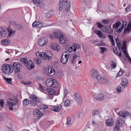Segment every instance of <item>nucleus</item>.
I'll return each instance as SVG.
<instances>
[{
    "mask_svg": "<svg viewBox=\"0 0 131 131\" xmlns=\"http://www.w3.org/2000/svg\"><path fill=\"white\" fill-rule=\"evenodd\" d=\"M17 101L15 100L12 99L11 98L8 99L7 100L8 106L9 107V109L10 110H13V106L16 104Z\"/></svg>",
    "mask_w": 131,
    "mask_h": 131,
    "instance_id": "obj_5",
    "label": "nucleus"
},
{
    "mask_svg": "<svg viewBox=\"0 0 131 131\" xmlns=\"http://www.w3.org/2000/svg\"><path fill=\"white\" fill-rule=\"evenodd\" d=\"M125 10L126 12L131 11V5H128L127 7L126 8Z\"/></svg>",
    "mask_w": 131,
    "mask_h": 131,
    "instance_id": "obj_51",
    "label": "nucleus"
},
{
    "mask_svg": "<svg viewBox=\"0 0 131 131\" xmlns=\"http://www.w3.org/2000/svg\"><path fill=\"white\" fill-rule=\"evenodd\" d=\"M54 33L55 38L59 39L60 43L63 44L66 43L67 39L64 37L62 31L59 30H58L54 31Z\"/></svg>",
    "mask_w": 131,
    "mask_h": 131,
    "instance_id": "obj_2",
    "label": "nucleus"
},
{
    "mask_svg": "<svg viewBox=\"0 0 131 131\" xmlns=\"http://www.w3.org/2000/svg\"><path fill=\"white\" fill-rule=\"evenodd\" d=\"M48 42L47 39L44 37H42L39 39L38 41V43L39 46H42L46 45Z\"/></svg>",
    "mask_w": 131,
    "mask_h": 131,
    "instance_id": "obj_11",
    "label": "nucleus"
},
{
    "mask_svg": "<svg viewBox=\"0 0 131 131\" xmlns=\"http://www.w3.org/2000/svg\"><path fill=\"white\" fill-rule=\"evenodd\" d=\"M39 107L41 109H45L48 108V106L46 105L41 104L39 105Z\"/></svg>",
    "mask_w": 131,
    "mask_h": 131,
    "instance_id": "obj_42",
    "label": "nucleus"
},
{
    "mask_svg": "<svg viewBox=\"0 0 131 131\" xmlns=\"http://www.w3.org/2000/svg\"><path fill=\"white\" fill-rule=\"evenodd\" d=\"M92 115L93 116L96 115H98L99 114V111L97 110H94L92 112Z\"/></svg>",
    "mask_w": 131,
    "mask_h": 131,
    "instance_id": "obj_50",
    "label": "nucleus"
},
{
    "mask_svg": "<svg viewBox=\"0 0 131 131\" xmlns=\"http://www.w3.org/2000/svg\"><path fill=\"white\" fill-rule=\"evenodd\" d=\"M58 83L56 81V80L55 79V81L54 82V84L53 86V88H57L58 87Z\"/></svg>",
    "mask_w": 131,
    "mask_h": 131,
    "instance_id": "obj_53",
    "label": "nucleus"
},
{
    "mask_svg": "<svg viewBox=\"0 0 131 131\" xmlns=\"http://www.w3.org/2000/svg\"><path fill=\"white\" fill-rule=\"evenodd\" d=\"M62 106L61 105L53 106V107H51V110L54 111L58 112H59L61 109L62 108Z\"/></svg>",
    "mask_w": 131,
    "mask_h": 131,
    "instance_id": "obj_17",
    "label": "nucleus"
},
{
    "mask_svg": "<svg viewBox=\"0 0 131 131\" xmlns=\"http://www.w3.org/2000/svg\"><path fill=\"white\" fill-rule=\"evenodd\" d=\"M59 11L61 12L64 7L66 10L68 12L70 9V2L67 0L64 1L63 0H60L59 3Z\"/></svg>",
    "mask_w": 131,
    "mask_h": 131,
    "instance_id": "obj_1",
    "label": "nucleus"
},
{
    "mask_svg": "<svg viewBox=\"0 0 131 131\" xmlns=\"http://www.w3.org/2000/svg\"><path fill=\"white\" fill-rule=\"evenodd\" d=\"M4 100L3 99H1L0 100V106L3 107L4 104Z\"/></svg>",
    "mask_w": 131,
    "mask_h": 131,
    "instance_id": "obj_56",
    "label": "nucleus"
},
{
    "mask_svg": "<svg viewBox=\"0 0 131 131\" xmlns=\"http://www.w3.org/2000/svg\"><path fill=\"white\" fill-rule=\"evenodd\" d=\"M53 9H51L49 12L46 13V17L47 18H49L53 14Z\"/></svg>",
    "mask_w": 131,
    "mask_h": 131,
    "instance_id": "obj_31",
    "label": "nucleus"
},
{
    "mask_svg": "<svg viewBox=\"0 0 131 131\" xmlns=\"http://www.w3.org/2000/svg\"><path fill=\"white\" fill-rule=\"evenodd\" d=\"M7 30L8 32L9 33V37L12 36H13V30L10 29V27H8L7 28Z\"/></svg>",
    "mask_w": 131,
    "mask_h": 131,
    "instance_id": "obj_35",
    "label": "nucleus"
},
{
    "mask_svg": "<svg viewBox=\"0 0 131 131\" xmlns=\"http://www.w3.org/2000/svg\"><path fill=\"white\" fill-rule=\"evenodd\" d=\"M49 68H47L45 70V73L46 74L49 75V73H48Z\"/></svg>",
    "mask_w": 131,
    "mask_h": 131,
    "instance_id": "obj_59",
    "label": "nucleus"
},
{
    "mask_svg": "<svg viewBox=\"0 0 131 131\" xmlns=\"http://www.w3.org/2000/svg\"><path fill=\"white\" fill-rule=\"evenodd\" d=\"M20 61L21 63H24L25 65H27L28 63V61L27 59L25 58H23L20 59Z\"/></svg>",
    "mask_w": 131,
    "mask_h": 131,
    "instance_id": "obj_36",
    "label": "nucleus"
},
{
    "mask_svg": "<svg viewBox=\"0 0 131 131\" xmlns=\"http://www.w3.org/2000/svg\"><path fill=\"white\" fill-rule=\"evenodd\" d=\"M125 57L128 59L130 63L131 64V58L130 57L128 54H127V55L125 56Z\"/></svg>",
    "mask_w": 131,
    "mask_h": 131,
    "instance_id": "obj_61",
    "label": "nucleus"
},
{
    "mask_svg": "<svg viewBox=\"0 0 131 131\" xmlns=\"http://www.w3.org/2000/svg\"><path fill=\"white\" fill-rule=\"evenodd\" d=\"M115 40L116 41L117 47L119 49V51H118L120 52L121 51L120 48L121 47L122 45L121 44V41L119 39L117 38H116V39Z\"/></svg>",
    "mask_w": 131,
    "mask_h": 131,
    "instance_id": "obj_29",
    "label": "nucleus"
},
{
    "mask_svg": "<svg viewBox=\"0 0 131 131\" xmlns=\"http://www.w3.org/2000/svg\"><path fill=\"white\" fill-rule=\"evenodd\" d=\"M90 73L91 76L94 78L96 77L99 74H98V72L96 69H91L90 71Z\"/></svg>",
    "mask_w": 131,
    "mask_h": 131,
    "instance_id": "obj_18",
    "label": "nucleus"
},
{
    "mask_svg": "<svg viewBox=\"0 0 131 131\" xmlns=\"http://www.w3.org/2000/svg\"><path fill=\"white\" fill-rule=\"evenodd\" d=\"M50 71L49 76H52L53 75L55 74L56 71L53 68H50Z\"/></svg>",
    "mask_w": 131,
    "mask_h": 131,
    "instance_id": "obj_33",
    "label": "nucleus"
},
{
    "mask_svg": "<svg viewBox=\"0 0 131 131\" xmlns=\"http://www.w3.org/2000/svg\"><path fill=\"white\" fill-rule=\"evenodd\" d=\"M73 46L74 48H76V49L79 48L80 47L79 46L78 44L76 43L73 44Z\"/></svg>",
    "mask_w": 131,
    "mask_h": 131,
    "instance_id": "obj_57",
    "label": "nucleus"
},
{
    "mask_svg": "<svg viewBox=\"0 0 131 131\" xmlns=\"http://www.w3.org/2000/svg\"><path fill=\"white\" fill-rule=\"evenodd\" d=\"M64 105L66 106H68L69 105L70 103V102L68 100H66L64 102Z\"/></svg>",
    "mask_w": 131,
    "mask_h": 131,
    "instance_id": "obj_47",
    "label": "nucleus"
},
{
    "mask_svg": "<svg viewBox=\"0 0 131 131\" xmlns=\"http://www.w3.org/2000/svg\"><path fill=\"white\" fill-rule=\"evenodd\" d=\"M39 88L42 90L44 91L46 90L45 88L40 83L39 84Z\"/></svg>",
    "mask_w": 131,
    "mask_h": 131,
    "instance_id": "obj_55",
    "label": "nucleus"
},
{
    "mask_svg": "<svg viewBox=\"0 0 131 131\" xmlns=\"http://www.w3.org/2000/svg\"><path fill=\"white\" fill-rule=\"evenodd\" d=\"M10 41L8 39L2 40L1 41V43L3 45H7L9 44Z\"/></svg>",
    "mask_w": 131,
    "mask_h": 131,
    "instance_id": "obj_32",
    "label": "nucleus"
},
{
    "mask_svg": "<svg viewBox=\"0 0 131 131\" xmlns=\"http://www.w3.org/2000/svg\"><path fill=\"white\" fill-rule=\"evenodd\" d=\"M114 122L112 118H109L106 122V124L108 126H112Z\"/></svg>",
    "mask_w": 131,
    "mask_h": 131,
    "instance_id": "obj_24",
    "label": "nucleus"
},
{
    "mask_svg": "<svg viewBox=\"0 0 131 131\" xmlns=\"http://www.w3.org/2000/svg\"><path fill=\"white\" fill-rule=\"evenodd\" d=\"M34 60L35 63L37 64L40 63L41 62V60L37 58L34 59Z\"/></svg>",
    "mask_w": 131,
    "mask_h": 131,
    "instance_id": "obj_45",
    "label": "nucleus"
},
{
    "mask_svg": "<svg viewBox=\"0 0 131 131\" xmlns=\"http://www.w3.org/2000/svg\"><path fill=\"white\" fill-rule=\"evenodd\" d=\"M121 49L125 56L127 54H128V53L127 52L126 46H122Z\"/></svg>",
    "mask_w": 131,
    "mask_h": 131,
    "instance_id": "obj_39",
    "label": "nucleus"
},
{
    "mask_svg": "<svg viewBox=\"0 0 131 131\" xmlns=\"http://www.w3.org/2000/svg\"><path fill=\"white\" fill-rule=\"evenodd\" d=\"M30 103L31 104V106H35L36 105V102L34 100H30Z\"/></svg>",
    "mask_w": 131,
    "mask_h": 131,
    "instance_id": "obj_48",
    "label": "nucleus"
},
{
    "mask_svg": "<svg viewBox=\"0 0 131 131\" xmlns=\"http://www.w3.org/2000/svg\"><path fill=\"white\" fill-rule=\"evenodd\" d=\"M29 103V101L27 99H24L23 101V104L25 106L27 105Z\"/></svg>",
    "mask_w": 131,
    "mask_h": 131,
    "instance_id": "obj_44",
    "label": "nucleus"
},
{
    "mask_svg": "<svg viewBox=\"0 0 131 131\" xmlns=\"http://www.w3.org/2000/svg\"><path fill=\"white\" fill-rule=\"evenodd\" d=\"M55 79L53 78L48 79L46 81V85L48 87H53Z\"/></svg>",
    "mask_w": 131,
    "mask_h": 131,
    "instance_id": "obj_8",
    "label": "nucleus"
},
{
    "mask_svg": "<svg viewBox=\"0 0 131 131\" xmlns=\"http://www.w3.org/2000/svg\"><path fill=\"white\" fill-rule=\"evenodd\" d=\"M118 123L117 124L115 127L114 128V131H119V126L120 125L121 126L122 125V124L124 122L121 119H119L117 121Z\"/></svg>",
    "mask_w": 131,
    "mask_h": 131,
    "instance_id": "obj_16",
    "label": "nucleus"
},
{
    "mask_svg": "<svg viewBox=\"0 0 131 131\" xmlns=\"http://www.w3.org/2000/svg\"><path fill=\"white\" fill-rule=\"evenodd\" d=\"M51 48L53 50L56 51H58L60 49L59 45L57 43H53L51 45Z\"/></svg>",
    "mask_w": 131,
    "mask_h": 131,
    "instance_id": "obj_25",
    "label": "nucleus"
},
{
    "mask_svg": "<svg viewBox=\"0 0 131 131\" xmlns=\"http://www.w3.org/2000/svg\"><path fill=\"white\" fill-rule=\"evenodd\" d=\"M21 64L19 62H15L14 63L13 65L11 67L14 70L15 73H19L20 72V69L21 67Z\"/></svg>",
    "mask_w": 131,
    "mask_h": 131,
    "instance_id": "obj_6",
    "label": "nucleus"
},
{
    "mask_svg": "<svg viewBox=\"0 0 131 131\" xmlns=\"http://www.w3.org/2000/svg\"><path fill=\"white\" fill-rule=\"evenodd\" d=\"M75 99L76 101L79 104H80L82 103V100L80 95L76 93L75 95Z\"/></svg>",
    "mask_w": 131,
    "mask_h": 131,
    "instance_id": "obj_19",
    "label": "nucleus"
},
{
    "mask_svg": "<svg viewBox=\"0 0 131 131\" xmlns=\"http://www.w3.org/2000/svg\"><path fill=\"white\" fill-rule=\"evenodd\" d=\"M57 90L56 91L54 89L52 88H49L47 89V90L48 92L49 93L50 95H52L54 93H56V95H58L59 94V88H57Z\"/></svg>",
    "mask_w": 131,
    "mask_h": 131,
    "instance_id": "obj_12",
    "label": "nucleus"
},
{
    "mask_svg": "<svg viewBox=\"0 0 131 131\" xmlns=\"http://www.w3.org/2000/svg\"><path fill=\"white\" fill-rule=\"evenodd\" d=\"M46 52L45 53L43 52H41L40 54V57H42L43 59H46L48 60H51V59L52 57L51 56H49V54H48V52ZM48 52H49V53H50V51H48Z\"/></svg>",
    "mask_w": 131,
    "mask_h": 131,
    "instance_id": "obj_10",
    "label": "nucleus"
},
{
    "mask_svg": "<svg viewBox=\"0 0 131 131\" xmlns=\"http://www.w3.org/2000/svg\"><path fill=\"white\" fill-rule=\"evenodd\" d=\"M71 122V118L69 117H67V121L66 123L68 126L72 124V123Z\"/></svg>",
    "mask_w": 131,
    "mask_h": 131,
    "instance_id": "obj_43",
    "label": "nucleus"
},
{
    "mask_svg": "<svg viewBox=\"0 0 131 131\" xmlns=\"http://www.w3.org/2000/svg\"><path fill=\"white\" fill-rule=\"evenodd\" d=\"M4 79L6 80L7 83L8 84H12V79L7 78L4 77Z\"/></svg>",
    "mask_w": 131,
    "mask_h": 131,
    "instance_id": "obj_41",
    "label": "nucleus"
},
{
    "mask_svg": "<svg viewBox=\"0 0 131 131\" xmlns=\"http://www.w3.org/2000/svg\"><path fill=\"white\" fill-rule=\"evenodd\" d=\"M95 32L100 38L104 39L106 37V35L100 30H96L95 31Z\"/></svg>",
    "mask_w": 131,
    "mask_h": 131,
    "instance_id": "obj_21",
    "label": "nucleus"
},
{
    "mask_svg": "<svg viewBox=\"0 0 131 131\" xmlns=\"http://www.w3.org/2000/svg\"><path fill=\"white\" fill-rule=\"evenodd\" d=\"M33 27L42 28L43 27V25L41 22L35 21H34L32 25Z\"/></svg>",
    "mask_w": 131,
    "mask_h": 131,
    "instance_id": "obj_15",
    "label": "nucleus"
},
{
    "mask_svg": "<svg viewBox=\"0 0 131 131\" xmlns=\"http://www.w3.org/2000/svg\"><path fill=\"white\" fill-rule=\"evenodd\" d=\"M126 41L125 39H124L123 41L122 46H126Z\"/></svg>",
    "mask_w": 131,
    "mask_h": 131,
    "instance_id": "obj_60",
    "label": "nucleus"
},
{
    "mask_svg": "<svg viewBox=\"0 0 131 131\" xmlns=\"http://www.w3.org/2000/svg\"><path fill=\"white\" fill-rule=\"evenodd\" d=\"M10 24L11 25L14 27L16 25V22L13 21H11Z\"/></svg>",
    "mask_w": 131,
    "mask_h": 131,
    "instance_id": "obj_62",
    "label": "nucleus"
},
{
    "mask_svg": "<svg viewBox=\"0 0 131 131\" xmlns=\"http://www.w3.org/2000/svg\"><path fill=\"white\" fill-rule=\"evenodd\" d=\"M122 74V71L121 70H120L118 72L117 74V77H119L120 76H121Z\"/></svg>",
    "mask_w": 131,
    "mask_h": 131,
    "instance_id": "obj_63",
    "label": "nucleus"
},
{
    "mask_svg": "<svg viewBox=\"0 0 131 131\" xmlns=\"http://www.w3.org/2000/svg\"><path fill=\"white\" fill-rule=\"evenodd\" d=\"M33 114L34 115H37V117H38L37 119H39L43 114V113H41L40 111L38 109H35L33 111Z\"/></svg>",
    "mask_w": 131,
    "mask_h": 131,
    "instance_id": "obj_14",
    "label": "nucleus"
},
{
    "mask_svg": "<svg viewBox=\"0 0 131 131\" xmlns=\"http://www.w3.org/2000/svg\"><path fill=\"white\" fill-rule=\"evenodd\" d=\"M113 51L114 53L117 55L119 57L122 58L123 57V56L122 55L121 52H120L119 53V51L118 52L117 51V49L116 48H115L113 49Z\"/></svg>",
    "mask_w": 131,
    "mask_h": 131,
    "instance_id": "obj_28",
    "label": "nucleus"
},
{
    "mask_svg": "<svg viewBox=\"0 0 131 131\" xmlns=\"http://www.w3.org/2000/svg\"><path fill=\"white\" fill-rule=\"evenodd\" d=\"M9 64H5L3 65L2 70L3 73L5 74H11L13 71V68L10 67Z\"/></svg>",
    "mask_w": 131,
    "mask_h": 131,
    "instance_id": "obj_3",
    "label": "nucleus"
},
{
    "mask_svg": "<svg viewBox=\"0 0 131 131\" xmlns=\"http://www.w3.org/2000/svg\"><path fill=\"white\" fill-rule=\"evenodd\" d=\"M94 97L96 100L99 101H101L104 99L103 95L100 93H95L94 95Z\"/></svg>",
    "mask_w": 131,
    "mask_h": 131,
    "instance_id": "obj_13",
    "label": "nucleus"
},
{
    "mask_svg": "<svg viewBox=\"0 0 131 131\" xmlns=\"http://www.w3.org/2000/svg\"><path fill=\"white\" fill-rule=\"evenodd\" d=\"M121 24V23L119 21H118L114 24L113 26V28L116 29L118 28Z\"/></svg>",
    "mask_w": 131,
    "mask_h": 131,
    "instance_id": "obj_38",
    "label": "nucleus"
},
{
    "mask_svg": "<svg viewBox=\"0 0 131 131\" xmlns=\"http://www.w3.org/2000/svg\"><path fill=\"white\" fill-rule=\"evenodd\" d=\"M111 25H110L108 26L107 27H105L104 28V29L103 30H102V31L104 32H106L108 33H110L111 34H112V33L113 31V30L111 29L110 31H109V30L111 29Z\"/></svg>",
    "mask_w": 131,
    "mask_h": 131,
    "instance_id": "obj_23",
    "label": "nucleus"
},
{
    "mask_svg": "<svg viewBox=\"0 0 131 131\" xmlns=\"http://www.w3.org/2000/svg\"><path fill=\"white\" fill-rule=\"evenodd\" d=\"M6 32L5 29L2 27L0 28V35L4 37L6 36Z\"/></svg>",
    "mask_w": 131,
    "mask_h": 131,
    "instance_id": "obj_27",
    "label": "nucleus"
},
{
    "mask_svg": "<svg viewBox=\"0 0 131 131\" xmlns=\"http://www.w3.org/2000/svg\"><path fill=\"white\" fill-rule=\"evenodd\" d=\"M68 59H66L64 58H62V57L61 59V62L63 64H65L68 61Z\"/></svg>",
    "mask_w": 131,
    "mask_h": 131,
    "instance_id": "obj_46",
    "label": "nucleus"
},
{
    "mask_svg": "<svg viewBox=\"0 0 131 131\" xmlns=\"http://www.w3.org/2000/svg\"><path fill=\"white\" fill-rule=\"evenodd\" d=\"M116 63L113 62H112V64H111V67L112 68L114 69L116 68Z\"/></svg>",
    "mask_w": 131,
    "mask_h": 131,
    "instance_id": "obj_54",
    "label": "nucleus"
},
{
    "mask_svg": "<svg viewBox=\"0 0 131 131\" xmlns=\"http://www.w3.org/2000/svg\"><path fill=\"white\" fill-rule=\"evenodd\" d=\"M102 21L103 23L104 24H107L109 22V21L108 20L105 19L102 20Z\"/></svg>",
    "mask_w": 131,
    "mask_h": 131,
    "instance_id": "obj_58",
    "label": "nucleus"
},
{
    "mask_svg": "<svg viewBox=\"0 0 131 131\" xmlns=\"http://www.w3.org/2000/svg\"><path fill=\"white\" fill-rule=\"evenodd\" d=\"M14 28L17 30H21L23 28L22 25L20 24H17L14 27Z\"/></svg>",
    "mask_w": 131,
    "mask_h": 131,
    "instance_id": "obj_34",
    "label": "nucleus"
},
{
    "mask_svg": "<svg viewBox=\"0 0 131 131\" xmlns=\"http://www.w3.org/2000/svg\"><path fill=\"white\" fill-rule=\"evenodd\" d=\"M34 3L41 7H43L44 6L43 4L39 0H37V1H36V3L35 2Z\"/></svg>",
    "mask_w": 131,
    "mask_h": 131,
    "instance_id": "obj_30",
    "label": "nucleus"
},
{
    "mask_svg": "<svg viewBox=\"0 0 131 131\" xmlns=\"http://www.w3.org/2000/svg\"><path fill=\"white\" fill-rule=\"evenodd\" d=\"M123 27H121L118 29L117 32L118 33H121L123 30Z\"/></svg>",
    "mask_w": 131,
    "mask_h": 131,
    "instance_id": "obj_64",
    "label": "nucleus"
},
{
    "mask_svg": "<svg viewBox=\"0 0 131 131\" xmlns=\"http://www.w3.org/2000/svg\"><path fill=\"white\" fill-rule=\"evenodd\" d=\"M79 53L78 52H76L75 53H73L72 54V57H70V60L71 63L73 64H75L76 58L79 57Z\"/></svg>",
    "mask_w": 131,
    "mask_h": 131,
    "instance_id": "obj_9",
    "label": "nucleus"
},
{
    "mask_svg": "<svg viewBox=\"0 0 131 131\" xmlns=\"http://www.w3.org/2000/svg\"><path fill=\"white\" fill-rule=\"evenodd\" d=\"M119 115L125 118L128 117L130 118V120H131V114L127 111H121L119 112Z\"/></svg>",
    "mask_w": 131,
    "mask_h": 131,
    "instance_id": "obj_7",
    "label": "nucleus"
},
{
    "mask_svg": "<svg viewBox=\"0 0 131 131\" xmlns=\"http://www.w3.org/2000/svg\"><path fill=\"white\" fill-rule=\"evenodd\" d=\"M122 27H123V28L125 27L127 24V23L124 20L122 21Z\"/></svg>",
    "mask_w": 131,
    "mask_h": 131,
    "instance_id": "obj_52",
    "label": "nucleus"
},
{
    "mask_svg": "<svg viewBox=\"0 0 131 131\" xmlns=\"http://www.w3.org/2000/svg\"><path fill=\"white\" fill-rule=\"evenodd\" d=\"M121 84L122 86L124 88L127 87L128 84L127 80L125 78L123 79L122 81Z\"/></svg>",
    "mask_w": 131,
    "mask_h": 131,
    "instance_id": "obj_26",
    "label": "nucleus"
},
{
    "mask_svg": "<svg viewBox=\"0 0 131 131\" xmlns=\"http://www.w3.org/2000/svg\"><path fill=\"white\" fill-rule=\"evenodd\" d=\"M30 98L32 100H35L36 101L39 102H42V100L40 98L37 97L35 94H32L30 95Z\"/></svg>",
    "mask_w": 131,
    "mask_h": 131,
    "instance_id": "obj_20",
    "label": "nucleus"
},
{
    "mask_svg": "<svg viewBox=\"0 0 131 131\" xmlns=\"http://www.w3.org/2000/svg\"><path fill=\"white\" fill-rule=\"evenodd\" d=\"M26 65L27 69L29 70L33 69L34 67V63L31 60L28 62V63Z\"/></svg>",
    "mask_w": 131,
    "mask_h": 131,
    "instance_id": "obj_22",
    "label": "nucleus"
},
{
    "mask_svg": "<svg viewBox=\"0 0 131 131\" xmlns=\"http://www.w3.org/2000/svg\"><path fill=\"white\" fill-rule=\"evenodd\" d=\"M98 82L100 84H106L109 82V80L99 75L96 77Z\"/></svg>",
    "mask_w": 131,
    "mask_h": 131,
    "instance_id": "obj_4",
    "label": "nucleus"
},
{
    "mask_svg": "<svg viewBox=\"0 0 131 131\" xmlns=\"http://www.w3.org/2000/svg\"><path fill=\"white\" fill-rule=\"evenodd\" d=\"M101 50V52L102 54H103L104 52H105L106 50V48L105 47H100V48Z\"/></svg>",
    "mask_w": 131,
    "mask_h": 131,
    "instance_id": "obj_49",
    "label": "nucleus"
},
{
    "mask_svg": "<svg viewBox=\"0 0 131 131\" xmlns=\"http://www.w3.org/2000/svg\"><path fill=\"white\" fill-rule=\"evenodd\" d=\"M131 31V29L129 27H128V26L127 25L126 27L124 29V33H125L126 32H127L128 33L130 32Z\"/></svg>",
    "mask_w": 131,
    "mask_h": 131,
    "instance_id": "obj_40",
    "label": "nucleus"
},
{
    "mask_svg": "<svg viewBox=\"0 0 131 131\" xmlns=\"http://www.w3.org/2000/svg\"><path fill=\"white\" fill-rule=\"evenodd\" d=\"M96 24L97 27L100 29H102V30L104 29V27L100 23L97 22L96 23Z\"/></svg>",
    "mask_w": 131,
    "mask_h": 131,
    "instance_id": "obj_37",
    "label": "nucleus"
}]
</instances>
